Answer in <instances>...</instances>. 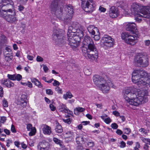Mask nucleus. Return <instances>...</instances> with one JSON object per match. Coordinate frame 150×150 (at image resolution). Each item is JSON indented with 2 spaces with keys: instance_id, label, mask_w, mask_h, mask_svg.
Listing matches in <instances>:
<instances>
[{
  "instance_id": "1",
  "label": "nucleus",
  "mask_w": 150,
  "mask_h": 150,
  "mask_svg": "<svg viewBox=\"0 0 150 150\" xmlns=\"http://www.w3.org/2000/svg\"><path fill=\"white\" fill-rule=\"evenodd\" d=\"M123 97L125 100L131 105L138 106L147 102L148 98V91L141 90L134 87L125 88L123 91Z\"/></svg>"
},
{
  "instance_id": "2",
  "label": "nucleus",
  "mask_w": 150,
  "mask_h": 150,
  "mask_svg": "<svg viewBox=\"0 0 150 150\" xmlns=\"http://www.w3.org/2000/svg\"><path fill=\"white\" fill-rule=\"evenodd\" d=\"M83 48L86 46L87 48H84L82 51L86 59L93 60L97 59L98 57V52L96 46L93 40L88 36H85L83 42Z\"/></svg>"
},
{
  "instance_id": "3",
  "label": "nucleus",
  "mask_w": 150,
  "mask_h": 150,
  "mask_svg": "<svg viewBox=\"0 0 150 150\" xmlns=\"http://www.w3.org/2000/svg\"><path fill=\"white\" fill-rule=\"evenodd\" d=\"M126 29L133 33V35H129L127 32L123 33L121 35L122 39L125 42L130 45H134L138 42L137 38L139 35L136 28V24L133 22L128 23L126 25Z\"/></svg>"
},
{
  "instance_id": "4",
  "label": "nucleus",
  "mask_w": 150,
  "mask_h": 150,
  "mask_svg": "<svg viewBox=\"0 0 150 150\" xmlns=\"http://www.w3.org/2000/svg\"><path fill=\"white\" fill-rule=\"evenodd\" d=\"M145 9L143 10L141 12V15L139 12L140 8L137 5H134L131 7V13L135 16L136 21L138 22H140L142 19L138 17H143L146 18H150V6H145Z\"/></svg>"
},
{
  "instance_id": "5",
  "label": "nucleus",
  "mask_w": 150,
  "mask_h": 150,
  "mask_svg": "<svg viewBox=\"0 0 150 150\" xmlns=\"http://www.w3.org/2000/svg\"><path fill=\"white\" fill-rule=\"evenodd\" d=\"M60 0H52L50 4L49 8L52 13L55 15L59 20L64 19L62 17V12L64 9L63 5H60Z\"/></svg>"
},
{
  "instance_id": "6",
  "label": "nucleus",
  "mask_w": 150,
  "mask_h": 150,
  "mask_svg": "<svg viewBox=\"0 0 150 150\" xmlns=\"http://www.w3.org/2000/svg\"><path fill=\"white\" fill-rule=\"evenodd\" d=\"M52 38L56 44L58 45L64 44L66 41L65 37L63 36V31L60 29H54Z\"/></svg>"
},
{
  "instance_id": "7",
  "label": "nucleus",
  "mask_w": 150,
  "mask_h": 150,
  "mask_svg": "<svg viewBox=\"0 0 150 150\" xmlns=\"http://www.w3.org/2000/svg\"><path fill=\"white\" fill-rule=\"evenodd\" d=\"M66 13L62 12V17L64 18V19H60V20L65 22L69 23L73 15V9L72 6L69 5L66 6L65 8Z\"/></svg>"
},
{
  "instance_id": "8",
  "label": "nucleus",
  "mask_w": 150,
  "mask_h": 150,
  "mask_svg": "<svg viewBox=\"0 0 150 150\" xmlns=\"http://www.w3.org/2000/svg\"><path fill=\"white\" fill-rule=\"evenodd\" d=\"M81 6L86 12L92 13L95 10L94 2L93 0H81Z\"/></svg>"
},
{
  "instance_id": "9",
  "label": "nucleus",
  "mask_w": 150,
  "mask_h": 150,
  "mask_svg": "<svg viewBox=\"0 0 150 150\" xmlns=\"http://www.w3.org/2000/svg\"><path fill=\"white\" fill-rule=\"evenodd\" d=\"M136 63L139 64L143 67H146L149 65V60L147 57L141 53H138L134 59Z\"/></svg>"
},
{
  "instance_id": "10",
  "label": "nucleus",
  "mask_w": 150,
  "mask_h": 150,
  "mask_svg": "<svg viewBox=\"0 0 150 150\" xmlns=\"http://www.w3.org/2000/svg\"><path fill=\"white\" fill-rule=\"evenodd\" d=\"M139 71L134 70L132 73V81L134 83H137V85L140 88L142 86L141 78L139 74Z\"/></svg>"
},
{
  "instance_id": "11",
  "label": "nucleus",
  "mask_w": 150,
  "mask_h": 150,
  "mask_svg": "<svg viewBox=\"0 0 150 150\" xmlns=\"http://www.w3.org/2000/svg\"><path fill=\"white\" fill-rule=\"evenodd\" d=\"M110 87L114 88L116 87L111 82L109 81L107 82L105 81V83H103L99 87L103 93H107L109 92Z\"/></svg>"
},
{
  "instance_id": "12",
  "label": "nucleus",
  "mask_w": 150,
  "mask_h": 150,
  "mask_svg": "<svg viewBox=\"0 0 150 150\" xmlns=\"http://www.w3.org/2000/svg\"><path fill=\"white\" fill-rule=\"evenodd\" d=\"M102 40L105 45L108 47H112L114 44V39L108 35H105L102 38Z\"/></svg>"
},
{
  "instance_id": "13",
  "label": "nucleus",
  "mask_w": 150,
  "mask_h": 150,
  "mask_svg": "<svg viewBox=\"0 0 150 150\" xmlns=\"http://www.w3.org/2000/svg\"><path fill=\"white\" fill-rule=\"evenodd\" d=\"M4 4H1L0 5V16L5 19L8 12H10L12 11V10L9 8V6H6Z\"/></svg>"
},
{
  "instance_id": "14",
  "label": "nucleus",
  "mask_w": 150,
  "mask_h": 150,
  "mask_svg": "<svg viewBox=\"0 0 150 150\" xmlns=\"http://www.w3.org/2000/svg\"><path fill=\"white\" fill-rule=\"evenodd\" d=\"M16 13L15 10H12V11L10 12H8L6 16L5 19L8 22L10 23H13L15 22L16 20V18L15 16Z\"/></svg>"
},
{
  "instance_id": "15",
  "label": "nucleus",
  "mask_w": 150,
  "mask_h": 150,
  "mask_svg": "<svg viewBox=\"0 0 150 150\" xmlns=\"http://www.w3.org/2000/svg\"><path fill=\"white\" fill-rule=\"evenodd\" d=\"M93 80L94 83L98 87L103 83H105V81L103 78L98 75L93 76Z\"/></svg>"
},
{
  "instance_id": "16",
  "label": "nucleus",
  "mask_w": 150,
  "mask_h": 150,
  "mask_svg": "<svg viewBox=\"0 0 150 150\" xmlns=\"http://www.w3.org/2000/svg\"><path fill=\"white\" fill-rule=\"evenodd\" d=\"M109 15L112 18L117 17L119 15V12L117 8L112 6L110 8L109 11Z\"/></svg>"
},
{
  "instance_id": "17",
  "label": "nucleus",
  "mask_w": 150,
  "mask_h": 150,
  "mask_svg": "<svg viewBox=\"0 0 150 150\" xmlns=\"http://www.w3.org/2000/svg\"><path fill=\"white\" fill-rule=\"evenodd\" d=\"M58 110L59 112H65L70 115H71L72 113V112L69 110L64 104H60Z\"/></svg>"
},
{
  "instance_id": "18",
  "label": "nucleus",
  "mask_w": 150,
  "mask_h": 150,
  "mask_svg": "<svg viewBox=\"0 0 150 150\" xmlns=\"http://www.w3.org/2000/svg\"><path fill=\"white\" fill-rule=\"evenodd\" d=\"M38 148L40 149V150H48L49 148V144L48 142L43 141L38 146Z\"/></svg>"
},
{
  "instance_id": "19",
  "label": "nucleus",
  "mask_w": 150,
  "mask_h": 150,
  "mask_svg": "<svg viewBox=\"0 0 150 150\" xmlns=\"http://www.w3.org/2000/svg\"><path fill=\"white\" fill-rule=\"evenodd\" d=\"M26 97V96L25 95H21V97L18 100V104L22 106H26L27 105Z\"/></svg>"
},
{
  "instance_id": "20",
  "label": "nucleus",
  "mask_w": 150,
  "mask_h": 150,
  "mask_svg": "<svg viewBox=\"0 0 150 150\" xmlns=\"http://www.w3.org/2000/svg\"><path fill=\"white\" fill-rule=\"evenodd\" d=\"M87 29L90 34L92 35L95 34V33L99 30L97 27L93 25H89Z\"/></svg>"
},
{
  "instance_id": "21",
  "label": "nucleus",
  "mask_w": 150,
  "mask_h": 150,
  "mask_svg": "<svg viewBox=\"0 0 150 150\" xmlns=\"http://www.w3.org/2000/svg\"><path fill=\"white\" fill-rule=\"evenodd\" d=\"M68 30L67 33V35H69V34L71 36H74L75 35L74 34L75 33L76 34L77 33H79V32H78V29L74 28L72 26H69Z\"/></svg>"
},
{
  "instance_id": "22",
  "label": "nucleus",
  "mask_w": 150,
  "mask_h": 150,
  "mask_svg": "<svg viewBox=\"0 0 150 150\" xmlns=\"http://www.w3.org/2000/svg\"><path fill=\"white\" fill-rule=\"evenodd\" d=\"M1 84L8 88H11L14 85V83L11 82L9 79H5L1 81Z\"/></svg>"
},
{
  "instance_id": "23",
  "label": "nucleus",
  "mask_w": 150,
  "mask_h": 150,
  "mask_svg": "<svg viewBox=\"0 0 150 150\" xmlns=\"http://www.w3.org/2000/svg\"><path fill=\"white\" fill-rule=\"evenodd\" d=\"M85 138L81 135H78L76 138V140L77 144H82L84 142Z\"/></svg>"
},
{
  "instance_id": "24",
  "label": "nucleus",
  "mask_w": 150,
  "mask_h": 150,
  "mask_svg": "<svg viewBox=\"0 0 150 150\" xmlns=\"http://www.w3.org/2000/svg\"><path fill=\"white\" fill-rule=\"evenodd\" d=\"M42 131L43 133L46 135H49L52 132L51 127L47 125L44 126Z\"/></svg>"
},
{
  "instance_id": "25",
  "label": "nucleus",
  "mask_w": 150,
  "mask_h": 150,
  "mask_svg": "<svg viewBox=\"0 0 150 150\" xmlns=\"http://www.w3.org/2000/svg\"><path fill=\"white\" fill-rule=\"evenodd\" d=\"M142 82V86L140 87V88H142V86H150V79L147 77L143 78V80Z\"/></svg>"
},
{
  "instance_id": "26",
  "label": "nucleus",
  "mask_w": 150,
  "mask_h": 150,
  "mask_svg": "<svg viewBox=\"0 0 150 150\" xmlns=\"http://www.w3.org/2000/svg\"><path fill=\"white\" fill-rule=\"evenodd\" d=\"M137 71H139V74L141 78V80L142 81L143 78L147 77L148 76V73L145 71L143 70L142 69H136Z\"/></svg>"
},
{
  "instance_id": "27",
  "label": "nucleus",
  "mask_w": 150,
  "mask_h": 150,
  "mask_svg": "<svg viewBox=\"0 0 150 150\" xmlns=\"http://www.w3.org/2000/svg\"><path fill=\"white\" fill-rule=\"evenodd\" d=\"M68 40L67 43L68 44L74 43H76L77 41L75 40L74 38L75 36H71V35L69 34V35H67Z\"/></svg>"
},
{
  "instance_id": "28",
  "label": "nucleus",
  "mask_w": 150,
  "mask_h": 150,
  "mask_svg": "<svg viewBox=\"0 0 150 150\" xmlns=\"http://www.w3.org/2000/svg\"><path fill=\"white\" fill-rule=\"evenodd\" d=\"M64 135L66 138H69L71 139L74 137V133L72 131H69L66 132Z\"/></svg>"
},
{
  "instance_id": "29",
  "label": "nucleus",
  "mask_w": 150,
  "mask_h": 150,
  "mask_svg": "<svg viewBox=\"0 0 150 150\" xmlns=\"http://www.w3.org/2000/svg\"><path fill=\"white\" fill-rule=\"evenodd\" d=\"M56 124L57 125L56 126L55 129L56 132L58 133L62 132L63 131V129L61 125L58 123H56Z\"/></svg>"
},
{
  "instance_id": "30",
  "label": "nucleus",
  "mask_w": 150,
  "mask_h": 150,
  "mask_svg": "<svg viewBox=\"0 0 150 150\" xmlns=\"http://www.w3.org/2000/svg\"><path fill=\"white\" fill-rule=\"evenodd\" d=\"M13 2L10 0H0V4H5L6 6H11Z\"/></svg>"
},
{
  "instance_id": "31",
  "label": "nucleus",
  "mask_w": 150,
  "mask_h": 150,
  "mask_svg": "<svg viewBox=\"0 0 150 150\" xmlns=\"http://www.w3.org/2000/svg\"><path fill=\"white\" fill-rule=\"evenodd\" d=\"M13 53H6L5 56V59L7 62H9L11 61L13 59Z\"/></svg>"
},
{
  "instance_id": "32",
  "label": "nucleus",
  "mask_w": 150,
  "mask_h": 150,
  "mask_svg": "<svg viewBox=\"0 0 150 150\" xmlns=\"http://www.w3.org/2000/svg\"><path fill=\"white\" fill-rule=\"evenodd\" d=\"M53 141L56 144H59L60 147H62L63 146L62 142L58 139L56 137H54L53 138Z\"/></svg>"
},
{
  "instance_id": "33",
  "label": "nucleus",
  "mask_w": 150,
  "mask_h": 150,
  "mask_svg": "<svg viewBox=\"0 0 150 150\" xmlns=\"http://www.w3.org/2000/svg\"><path fill=\"white\" fill-rule=\"evenodd\" d=\"M73 97V95L70 92H67L66 94L64 95L63 98L66 100H67L68 98H71Z\"/></svg>"
},
{
  "instance_id": "34",
  "label": "nucleus",
  "mask_w": 150,
  "mask_h": 150,
  "mask_svg": "<svg viewBox=\"0 0 150 150\" xmlns=\"http://www.w3.org/2000/svg\"><path fill=\"white\" fill-rule=\"evenodd\" d=\"M85 109L84 108L82 107L76 108L74 110V113L77 114L78 112H82L84 111Z\"/></svg>"
},
{
  "instance_id": "35",
  "label": "nucleus",
  "mask_w": 150,
  "mask_h": 150,
  "mask_svg": "<svg viewBox=\"0 0 150 150\" xmlns=\"http://www.w3.org/2000/svg\"><path fill=\"white\" fill-rule=\"evenodd\" d=\"M78 32H79V33H77L75 35H76L79 36L80 38H83L84 35L83 32L80 30L79 29H78Z\"/></svg>"
},
{
  "instance_id": "36",
  "label": "nucleus",
  "mask_w": 150,
  "mask_h": 150,
  "mask_svg": "<svg viewBox=\"0 0 150 150\" xmlns=\"http://www.w3.org/2000/svg\"><path fill=\"white\" fill-rule=\"evenodd\" d=\"M94 35V38L95 40H98L100 39V33L99 31H97L95 33V34L93 35Z\"/></svg>"
},
{
  "instance_id": "37",
  "label": "nucleus",
  "mask_w": 150,
  "mask_h": 150,
  "mask_svg": "<svg viewBox=\"0 0 150 150\" xmlns=\"http://www.w3.org/2000/svg\"><path fill=\"white\" fill-rule=\"evenodd\" d=\"M7 38L4 35H2L1 38V43L3 44L6 41Z\"/></svg>"
},
{
  "instance_id": "38",
  "label": "nucleus",
  "mask_w": 150,
  "mask_h": 150,
  "mask_svg": "<svg viewBox=\"0 0 150 150\" xmlns=\"http://www.w3.org/2000/svg\"><path fill=\"white\" fill-rule=\"evenodd\" d=\"M7 77L9 79L13 81L16 80L15 74L11 75L8 74Z\"/></svg>"
},
{
  "instance_id": "39",
  "label": "nucleus",
  "mask_w": 150,
  "mask_h": 150,
  "mask_svg": "<svg viewBox=\"0 0 150 150\" xmlns=\"http://www.w3.org/2000/svg\"><path fill=\"white\" fill-rule=\"evenodd\" d=\"M0 120H1L0 121V127L1 126V123L4 124L6 122V117L4 116L1 117Z\"/></svg>"
},
{
  "instance_id": "40",
  "label": "nucleus",
  "mask_w": 150,
  "mask_h": 150,
  "mask_svg": "<svg viewBox=\"0 0 150 150\" xmlns=\"http://www.w3.org/2000/svg\"><path fill=\"white\" fill-rule=\"evenodd\" d=\"M139 132H141V133L143 135H147V132L146 130L144 128H141L139 130Z\"/></svg>"
},
{
  "instance_id": "41",
  "label": "nucleus",
  "mask_w": 150,
  "mask_h": 150,
  "mask_svg": "<svg viewBox=\"0 0 150 150\" xmlns=\"http://www.w3.org/2000/svg\"><path fill=\"white\" fill-rule=\"evenodd\" d=\"M121 7L125 11V13H127V14H129V11L128 9L127 8V6H126L125 7L123 6H121Z\"/></svg>"
},
{
  "instance_id": "42",
  "label": "nucleus",
  "mask_w": 150,
  "mask_h": 150,
  "mask_svg": "<svg viewBox=\"0 0 150 150\" xmlns=\"http://www.w3.org/2000/svg\"><path fill=\"white\" fill-rule=\"evenodd\" d=\"M16 80L18 81H20L22 79V76L20 74H18L16 75L15 74Z\"/></svg>"
},
{
  "instance_id": "43",
  "label": "nucleus",
  "mask_w": 150,
  "mask_h": 150,
  "mask_svg": "<svg viewBox=\"0 0 150 150\" xmlns=\"http://www.w3.org/2000/svg\"><path fill=\"white\" fill-rule=\"evenodd\" d=\"M68 44L73 49L76 48L77 47V42L74 43H71Z\"/></svg>"
},
{
  "instance_id": "44",
  "label": "nucleus",
  "mask_w": 150,
  "mask_h": 150,
  "mask_svg": "<svg viewBox=\"0 0 150 150\" xmlns=\"http://www.w3.org/2000/svg\"><path fill=\"white\" fill-rule=\"evenodd\" d=\"M35 84L36 86H38V87L40 88H41L42 87V85L38 80L36 81Z\"/></svg>"
},
{
  "instance_id": "45",
  "label": "nucleus",
  "mask_w": 150,
  "mask_h": 150,
  "mask_svg": "<svg viewBox=\"0 0 150 150\" xmlns=\"http://www.w3.org/2000/svg\"><path fill=\"white\" fill-rule=\"evenodd\" d=\"M3 105L4 107H8V103L7 100L5 98L2 101Z\"/></svg>"
},
{
  "instance_id": "46",
  "label": "nucleus",
  "mask_w": 150,
  "mask_h": 150,
  "mask_svg": "<svg viewBox=\"0 0 150 150\" xmlns=\"http://www.w3.org/2000/svg\"><path fill=\"white\" fill-rule=\"evenodd\" d=\"M125 133L129 134L131 132V129L128 128H125L124 129Z\"/></svg>"
},
{
  "instance_id": "47",
  "label": "nucleus",
  "mask_w": 150,
  "mask_h": 150,
  "mask_svg": "<svg viewBox=\"0 0 150 150\" xmlns=\"http://www.w3.org/2000/svg\"><path fill=\"white\" fill-rule=\"evenodd\" d=\"M46 93L48 95H52L53 94V92L50 89H47L46 90Z\"/></svg>"
},
{
  "instance_id": "48",
  "label": "nucleus",
  "mask_w": 150,
  "mask_h": 150,
  "mask_svg": "<svg viewBox=\"0 0 150 150\" xmlns=\"http://www.w3.org/2000/svg\"><path fill=\"white\" fill-rule=\"evenodd\" d=\"M36 60L38 62H42L43 61V59L39 56H38L36 58Z\"/></svg>"
},
{
  "instance_id": "49",
  "label": "nucleus",
  "mask_w": 150,
  "mask_h": 150,
  "mask_svg": "<svg viewBox=\"0 0 150 150\" xmlns=\"http://www.w3.org/2000/svg\"><path fill=\"white\" fill-rule=\"evenodd\" d=\"M104 122L107 124H109L112 121L110 118L108 117L106 118L104 120Z\"/></svg>"
},
{
  "instance_id": "50",
  "label": "nucleus",
  "mask_w": 150,
  "mask_h": 150,
  "mask_svg": "<svg viewBox=\"0 0 150 150\" xmlns=\"http://www.w3.org/2000/svg\"><path fill=\"white\" fill-rule=\"evenodd\" d=\"M111 127L113 129H117L118 128V125L116 123H114L111 125Z\"/></svg>"
},
{
  "instance_id": "51",
  "label": "nucleus",
  "mask_w": 150,
  "mask_h": 150,
  "mask_svg": "<svg viewBox=\"0 0 150 150\" xmlns=\"http://www.w3.org/2000/svg\"><path fill=\"white\" fill-rule=\"evenodd\" d=\"M36 130L35 129V130H31L29 133V135L30 136H32L35 135L36 133Z\"/></svg>"
},
{
  "instance_id": "52",
  "label": "nucleus",
  "mask_w": 150,
  "mask_h": 150,
  "mask_svg": "<svg viewBox=\"0 0 150 150\" xmlns=\"http://www.w3.org/2000/svg\"><path fill=\"white\" fill-rule=\"evenodd\" d=\"M63 121L65 123L70 124L71 122V120L70 118H68L67 119H63Z\"/></svg>"
},
{
  "instance_id": "53",
  "label": "nucleus",
  "mask_w": 150,
  "mask_h": 150,
  "mask_svg": "<svg viewBox=\"0 0 150 150\" xmlns=\"http://www.w3.org/2000/svg\"><path fill=\"white\" fill-rule=\"evenodd\" d=\"M4 95V91L3 88L2 87L0 86V97H2Z\"/></svg>"
},
{
  "instance_id": "54",
  "label": "nucleus",
  "mask_w": 150,
  "mask_h": 150,
  "mask_svg": "<svg viewBox=\"0 0 150 150\" xmlns=\"http://www.w3.org/2000/svg\"><path fill=\"white\" fill-rule=\"evenodd\" d=\"M54 80V82L53 83V85L54 86H58L60 84V83L59 82L56 80Z\"/></svg>"
},
{
  "instance_id": "55",
  "label": "nucleus",
  "mask_w": 150,
  "mask_h": 150,
  "mask_svg": "<svg viewBox=\"0 0 150 150\" xmlns=\"http://www.w3.org/2000/svg\"><path fill=\"white\" fill-rule=\"evenodd\" d=\"M50 107L51 110L52 111H54L56 110L55 107L52 104H50Z\"/></svg>"
},
{
  "instance_id": "56",
  "label": "nucleus",
  "mask_w": 150,
  "mask_h": 150,
  "mask_svg": "<svg viewBox=\"0 0 150 150\" xmlns=\"http://www.w3.org/2000/svg\"><path fill=\"white\" fill-rule=\"evenodd\" d=\"M88 145L90 147H93L94 146V144L93 142L91 141L88 143Z\"/></svg>"
},
{
  "instance_id": "57",
  "label": "nucleus",
  "mask_w": 150,
  "mask_h": 150,
  "mask_svg": "<svg viewBox=\"0 0 150 150\" xmlns=\"http://www.w3.org/2000/svg\"><path fill=\"white\" fill-rule=\"evenodd\" d=\"M11 131L13 133H16V131L14 125H12L11 126Z\"/></svg>"
},
{
  "instance_id": "58",
  "label": "nucleus",
  "mask_w": 150,
  "mask_h": 150,
  "mask_svg": "<svg viewBox=\"0 0 150 150\" xmlns=\"http://www.w3.org/2000/svg\"><path fill=\"white\" fill-rule=\"evenodd\" d=\"M56 90L57 92L58 93L62 94V91L61 89H60L59 87H57L56 88Z\"/></svg>"
},
{
  "instance_id": "59",
  "label": "nucleus",
  "mask_w": 150,
  "mask_h": 150,
  "mask_svg": "<svg viewBox=\"0 0 150 150\" xmlns=\"http://www.w3.org/2000/svg\"><path fill=\"white\" fill-rule=\"evenodd\" d=\"M112 114L117 117L120 116V113L117 111H113Z\"/></svg>"
},
{
  "instance_id": "60",
  "label": "nucleus",
  "mask_w": 150,
  "mask_h": 150,
  "mask_svg": "<svg viewBox=\"0 0 150 150\" xmlns=\"http://www.w3.org/2000/svg\"><path fill=\"white\" fill-rule=\"evenodd\" d=\"M83 149V146L81 145H78L76 148V150H82Z\"/></svg>"
},
{
  "instance_id": "61",
  "label": "nucleus",
  "mask_w": 150,
  "mask_h": 150,
  "mask_svg": "<svg viewBox=\"0 0 150 150\" xmlns=\"http://www.w3.org/2000/svg\"><path fill=\"white\" fill-rule=\"evenodd\" d=\"M145 45L146 46H149L150 45V40H146L144 41Z\"/></svg>"
},
{
  "instance_id": "62",
  "label": "nucleus",
  "mask_w": 150,
  "mask_h": 150,
  "mask_svg": "<svg viewBox=\"0 0 150 150\" xmlns=\"http://www.w3.org/2000/svg\"><path fill=\"white\" fill-rule=\"evenodd\" d=\"M126 146V143L124 141H122L120 143V147L121 148H123L125 147Z\"/></svg>"
},
{
  "instance_id": "63",
  "label": "nucleus",
  "mask_w": 150,
  "mask_h": 150,
  "mask_svg": "<svg viewBox=\"0 0 150 150\" xmlns=\"http://www.w3.org/2000/svg\"><path fill=\"white\" fill-rule=\"evenodd\" d=\"M116 133L119 135H121L123 134L122 132L120 129H117L116 131Z\"/></svg>"
},
{
  "instance_id": "64",
  "label": "nucleus",
  "mask_w": 150,
  "mask_h": 150,
  "mask_svg": "<svg viewBox=\"0 0 150 150\" xmlns=\"http://www.w3.org/2000/svg\"><path fill=\"white\" fill-rule=\"evenodd\" d=\"M24 8V7L22 5H20L18 6V9L19 11L21 12Z\"/></svg>"
}]
</instances>
